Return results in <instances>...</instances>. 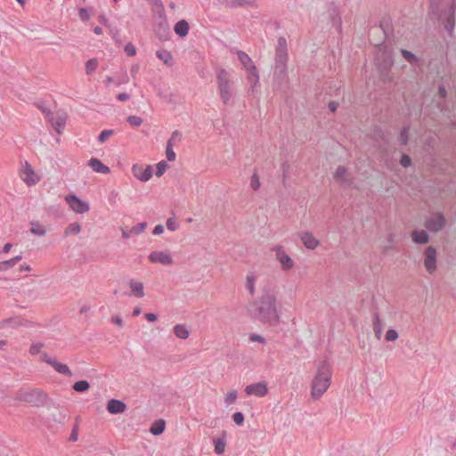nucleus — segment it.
Segmentation results:
<instances>
[{
  "mask_svg": "<svg viewBox=\"0 0 456 456\" xmlns=\"http://www.w3.org/2000/svg\"><path fill=\"white\" fill-rule=\"evenodd\" d=\"M98 67V61L94 58L88 60L86 62V72L88 75L93 74Z\"/></svg>",
  "mask_w": 456,
  "mask_h": 456,
  "instance_id": "ea45409f",
  "label": "nucleus"
},
{
  "mask_svg": "<svg viewBox=\"0 0 456 456\" xmlns=\"http://www.w3.org/2000/svg\"><path fill=\"white\" fill-rule=\"evenodd\" d=\"M255 281L256 277L253 274L247 275L246 289L249 291L250 295L255 292Z\"/></svg>",
  "mask_w": 456,
  "mask_h": 456,
  "instance_id": "a19ab883",
  "label": "nucleus"
},
{
  "mask_svg": "<svg viewBox=\"0 0 456 456\" xmlns=\"http://www.w3.org/2000/svg\"><path fill=\"white\" fill-rule=\"evenodd\" d=\"M275 54L288 55L287 41L284 37H279Z\"/></svg>",
  "mask_w": 456,
  "mask_h": 456,
  "instance_id": "4c0bfd02",
  "label": "nucleus"
},
{
  "mask_svg": "<svg viewBox=\"0 0 456 456\" xmlns=\"http://www.w3.org/2000/svg\"><path fill=\"white\" fill-rule=\"evenodd\" d=\"M301 240H302V242L304 243V245L307 248H310V249L315 248L319 244L318 240L312 234H310L308 232H305L301 236Z\"/></svg>",
  "mask_w": 456,
  "mask_h": 456,
  "instance_id": "a878e982",
  "label": "nucleus"
},
{
  "mask_svg": "<svg viewBox=\"0 0 456 456\" xmlns=\"http://www.w3.org/2000/svg\"><path fill=\"white\" fill-rule=\"evenodd\" d=\"M130 288L136 297H142L144 296L143 293V285L142 282H135L134 281H130L129 282Z\"/></svg>",
  "mask_w": 456,
  "mask_h": 456,
  "instance_id": "473e14b6",
  "label": "nucleus"
},
{
  "mask_svg": "<svg viewBox=\"0 0 456 456\" xmlns=\"http://www.w3.org/2000/svg\"><path fill=\"white\" fill-rule=\"evenodd\" d=\"M127 123L132 126H140L142 123V118L138 116H128L126 119Z\"/></svg>",
  "mask_w": 456,
  "mask_h": 456,
  "instance_id": "a18cd8bd",
  "label": "nucleus"
},
{
  "mask_svg": "<svg viewBox=\"0 0 456 456\" xmlns=\"http://www.w3.org/2000/svg\"><path fill=\"white\" fill-rule=\"evenodd\" d=\"M456 0H453L448 9L439 16L444 28L451 35L455 26Z\"/></svg>",
  "mask_w": 456,
  "mask_h": 456,
  "instance_id": "20e7f679",
  "label": "nucleus"
},
{
  "mask_svg": "<svg viewBox=\"0 0 456 456\" xmlns=\"http://www.w3.org/2000/svg\"><path fill=\"white\" fill-rule=\"evenodd\" d=\"M81 226L78 223L74 222L69 224L64 230V235L69 236V235H77L80 232Z\"/></svg>",
  "mask_w": 456,
  "mask_h": 456,
  "instance_id": "f704fd0d",
  "label": "nucleus"
},
{
  "mask_svg": "<svg viewBox=\"0 0 456 456\" xmlns=\"http://www.w3.org/2000/svg\"><path fill=\"white\" fill-rule=\"evenodd\" d=\"M113 134L114 130L112 129L102 130L98 136V142L101 143L104 142Z\"/></svg>",
  "mask_w": 456,
  "mask_h": 456,
  "instance_id": "49530a36",
  "label": "nucleus"
},
{
  "mask_svg": "<svg viewBox=\"0 0 456 456\" xmlns=\"http://www.w3.org/2000/svg\"><path fill=\"white\" fill-rule=\"evenodd\" d=\"M268 392L267 383L265 381L256 382L248 385L245 387V393L248 395H255L257 397L265 396Z\"/></svg>",
  "mask_w": 456,
  "mask_h": 456,
  "instance_id": "9b49d317",
  "label": "nucleus"
},
{
  "mask_svg": "<svg viewBox=\"0 0 456 456\" xmlns=\"http://www.w3.org/2000/svg\"><path fill=\"white\" fill-rule=\"evenodd\" d=\"M168 167V164L165 161V160H161L159 161L157 165H156V176L158 177H160L164 175V173L166 172V170L167 169Z\"/></svg>",
  "mask_w": 456,
  "mask_h": 456,
  "instance_id": "79ce46f5",
  "label": "nucleus"
},
{
  "mask_svg": "<svg viewBox=\"0 0 456 456\" xmlns=\"http://www.w3.org/2000/svg\"><path fill=\"white\" fill-rule=\"evenodd\" d=\"M189 23L185 20L177 21L174 27V31L181 37H184L189 32Z\"/></svg>",
  "mask_w": 456,
  "mask_h": 456,
  "instance_id": "b1692460",
  "label": "nucleus"
},
{
  "mask_svg": "<svg viewBox=\"0 0 456 456\" xmlns=\"http://www.w3.org/2000/svg\"><path fill=\"white\" fill-rule=\"evenodd\" d=\"M288 55L275 54L273 77L279 83L283 82L287 77Z\"/></svg>",
  "mask_w": 456,
  "mask_h": 456,
  "instance_id": "39448f33",
  "label": "nucleus"
},
{
  "mask_svg": "<svg viewBox=\"0 0 456 456\" xmlns=\"http://www.w3.org/2000/svg\"><path fill=\"white\" fill-rule=\"evenodd\" d=\"M44 347V343L42 342H37L33 343L30 346L29 353L33 355L37 354L40 353L41 349Z\"/></svg>",
  "mask_w": 456,
  "mask_h": 456,
  "instance_id": "3c124183",
  "label": "nucleus"
},
{
  "mask_svg": "<svg viewBox=\"0 0 456 456\" xmlns=\"http://www.w3.org/2000/svg\"><path fill=\"white\" fill-rule=\"evenodd\" d=\"M159 6L154 11L156 20H167L166 13L162 4H158Z\"/></svg>",
  "mask_w": 456,
  "mask_h": 456,
  "instance_id": "c03bdc74",
  "label": "nucleus"
},
{
  "mask_svg": "<svg viewBox=\"0 0 456 456\" xmlns=\"http://www.w3.org/2000/svg\"><path fill=\"white\" fill-rule=\"evenodd\" d=\"M440 0H431L430 1V10L436 14L438 12Z\"/></svg>",
  "mask_w": 456,
  "mask_h": 456,
  "instance_id": "e2e57ef3",
  "label": "nucleus"
},
{
  "mask_svg": "<svg viewBox=\"0 0 456 456\" xmlns=\"http://www.w3.org/2000/svg\"><path fill=\"white\" fill-rule=\"evenodd\" d=\"M250 186L254 191H256L260 187V181L258 175L256 173H254L250 179Z\"/></svg>",
  "mask_w": 456,
  "mask_h": 456,
  "instance_id": "603ef678",
  "label": "nucleus"
},
{
  "mask_svg": "<svg viewBox=\"0 0 456 456\" xmlns=\"http://www.w3.org/2000/svg\"><path fill=\"white\" fill-rule=\"evenodd\" d=\"M147 227L146 222L139 223L131 228L133 234H141Z\"/></svg>",
  "mask_w": 456,
  "mask_h": 456,
  "instance_id": "de8ad7c7",
  "label": "nucleus"
},
{
  "mask_svg": "<svg viewBox=\"0 0 456 456\" xmlns=\"http://www.w3.org/2000/svg\"><path fill=\"white\" fill-rule=\"evenodd\" d=\"M412 241L416 244H427L429 241V236L428 232L424 230L419 231L415 230L411 233Z\"/></svg>",
  "mask_w": 456,
  "mask_h": 456,
  "instance_id": "412c9836",
  "label": "nucleus"
},
{
  "mask_svg": "<svg viewBox=\"0 0 456 456\" xmlns=\"http://www.w3.org/2000/svg\"><path fill=\"white\" fill-rule=\"evenodd\" d=\"M90 384L87 380H79L73 384V389L77 392L83 393L89 389Z\"/></svg>",
  "mask_w": 456,
  "mask_h": 456,
  "instance_id": "e433bc0d",
  "label": "nucleus"
},
{
  "mask_svg": "<svg viewBox=\"0 0 456 456\" xmlns=\"http://www.w3.org/2000/svg\"><path fill=\"white\" fill-rule=\"evenodd\" d=\"M167 228L172 232L178 229V223L174 218H168L167 220Z\"/></svg>",
  "mask_w": 456,
  "mask_h": 456,
  "instance_id": "4d7b16f0",
  "label": "nucleus"
},
{
  "mask_svg": "<svg viewBox=\"0 0 456 456\" xmlns=\"http://www.w3.org/2000/svg\"><path fill=\"white\" fill-rule=\"evenodd\" d=\"M409 133H410V126H406L402 128L400 131L398 141L401 145L405 146L408 144L409 142Z\"/></svg>",
  "mask_w": 456,
  "mask_h": 456,
  "instance_id": "c9c22d12",
  "label": "nucleus"
},
{
  "mask_svg": "<svg viewBox=\"0 0 456 456\" xmlns=\"http://www.w3.org/2000/svg\"><path fill=\"white\" fill-rule=\"evenodd\" d=\"M380 28L382 29L384 35L387 37L389 28V21L385 19L381 20Z\"/></svg>",
  "mask_w": 456,
  "mask_h": 456,
  "instance_id": "0e129e2a",
  "label": "nucleus"
},
{
  "mask_svg": "<svg viewBox=\"0 0 456 456\" xmlns=\"http://www.w3.org/2000/svg\"><path fill=\"white\" fill-rule=\"evenodd\" d=\"M248 80L251 84L252 91L259 81V76L256 67H252L251 69L248 70Z\"/></svg>",
  "mask_w": 456,
  "mask_h": 456,
  "instance_id": "c756f323",
  "label": "nucleus"
},
{
  "mask_svg": "<svg viewBox=\"0 0 456 456\" xmlns=\"http://www.w3.org/2000/svg\"><path fill=\"white\" fill-rule=\"evenodd\" d=\"M134 175L140 181L147 182L152 176L151 166H147L146 168H142V166L134 164L132 167Z\"/></svg>",
  "mask_w": 456,
  "mask_h": 456,
  "instance_id": "2eb2a0df",
  "label": "nucleus"
},
{
  "mask_svg": "<svg viewBox=\"0 0 456 456\" xmlns=\"http://www.w3.org/2000/svg\"><path fill=\"white\" fill-rule=\"evenodd\" d=\"M400 164L403 167H411L412 164L411 158L409 155L403 153L400 159Z\"/></svg>",
  "mask_w": 456,
  "mask_h": 456,
  "instance_id": "864d4df0",
  "label": "nucleus"
},
{
  "mask_svg": "<svg viewBox=\"0 0 456 456\" xmlns=\"http://www.w3.org/2000/svg\"><path fill=\"white\" fill-rule=\"evenodd\" d=\"M238 60L244 66L247 70L252 69V67H256L253 63L251 58L243 51L237 52Z\"/></svg>",
  "mask_w": 456,
  "mask_h": 456,
  "instance_id": "393cba45",
  "label": "nucleus"
},
{
  "mask_svg": "<svg viewBox=\"0 0 456 456\" xmlns=\"http://www.w3.org/2000/svg\"><path fill=\"white\" fill-rule=\"evenodd\" d=\"M225 4L231 8H256V0H224Z\"/></svg>",
  "mask_w": 456,
  "mask_h": 456,
  "instance_id": "6ab92c4d",
  "label": "nucleus"
},
{
  "mask_svg": "<svg viewBox=\"0 0 456 456\" xmlns=\"http://www.w3.org/2000/svg\"><path fill=\"white\" fill-rule=\"evenodd\" d=\"M174 333L175 334V336L177 338H179L181 339H185L190 335L188 329L183 324H176L174 327Z\"/></svg>",
  "mask_w": 456,
  "mask_h": 456,
  "instance_id": "7c9ffc66",
  "label": "nucleus"
},
{
  "mask_svg": "<svg viewBox=\"0 0 456 456\" xmlns=\"http://www.w3.org/2000/svg\"><path fill=\"white\" fill-rule=\"evenodd\" d=\"M41 110L49 118L56 132L61 134L66 124V117L63 114H59L56 117H53V114L51 111L46 110L45 108H41Z\"/></svg>",
  "mask_w": 456,
  "mask_h": 456,
  "instance_id": "f8f14e48",
  "label": "nucleus"
},
{
  "mask_svg": "<svg viewBox=\"0 0 456 456\" xmlns=\"http://www.w3.org/2000/svg\"><path fill=\"white\" fill-rule=\"evenodd\" d=\"M20 399L32 406L41 407L45 405L47 395L39 388H35L28 391H21L20 393Z\"/></svg>",
  "mask_w": 456,
  "mask_h": 456,
  "instance_id": "7ed1b4c3",
  "label": "nucleus"
},
{
  "mask_svg": "<svg viewBox=\"0 0 456 456\" xmlns=\"http://www.w3.org/2000/svg\"><path fill=\"white\" fill-rule=\"evenodd\" d=\"M437 251L433 246H429L425 250L424 266L428 273L432 274L436 270Z\"/></svg>",
  "mask_w": 456,
  "mask_h": 456,
  "instance_id": "6e6552de",
  "label": "nucleus"
},
{
  "mask_svg": "<svg viewBox=\"0 0 456 456\" xmlns=\"http://www.w3.org/2000/svg\"><path fill=\"white\" fill-rule=\"evenodd\" d=\"M398 338V333L394 329H389L386 333V340L387 341H394Z\"/></svg>",
  "mask_w": 456,
  "mask_h": 456,
  "instance_id": "5fc2aeb1",
  "label": "nucleus"
},
{
  "mask_svg": "<svg viewBox=\"0 0 456 456\" xmlns=\"http://www.w3.org/2000/svg\"><path fill=\"white\" fill-rule=\"evenodd\" d=\"M126 409V404L118 399H110L107 403V411L110 414H120L123 413Z\"/></svg>",
  "mask_w": 456,
  "mask_h": 456,
  "instance_id": "a211bd4d",
  "label": "nucleus"
},
{
  "mask_svg": "<svg viewBox=\"0 0 456 456\" xmlns=\"http://www.w3.org/2000/svg\"><path fill=\"white\" fill-rule=\"evenodd\" d=\"M252 316L270 326L275 327L280 323V316L276 308V299L270 293H264L259 298L256 299L250 309Z\"/></svg>",
  "mask_w": 456,
  "mask_h": 456,
  "instance_id": "f257e3e1",
  "label": "nucleus"
},
{
  "mask_svg": "<svg viewBox=\"0 0 456 456\" xmlns=\"http://www.w3.org/2000/svg\"><path fill=\"white\" fill-rule=\"evenodd\" d=\"M373 330H374L375 336L378 338H380L382 336V332H383V324L379 318V315L377 313L374 314Z\"/></svg>",
  "mask_w": 456,
  "mask_h": 456,
  "instance_id": "c85d7f7f",
  "label": "nucleus"
},
{
  "mask_svg": "<svg viewBox=\"0 0 456 456\" xmlns=\"http://www.w3.org/2000/svg\"><path fill=\"white\" fill-rule=\"evenodd\" d=\"M173 147L171 142H167L166 147V157L168 161H175L176 158L175 152L173 151Z\"/></svg>",
  "mask_w": 456,
  "mask_h": 456,
  "instance_id": "37998d69",
  "label": "nucleus"
},
{
  "mask_svg": "<svg viewBox=\"0 0 456 456\" xmlns=\"http://www.w3.org/2000/svg\"><path fill=\"white\" fill-rule=\"evenodd\" d=\"M334 179L336 182L339 183L341 185H351L353 183V178L347 173V170L345 167L339 166L338 167L335 174Z\"/></svg>",
  "mask_w": 456,
  "mask_h": 456,
  "instance_id": "f3484780",
  "label": "nucleus"
},
{
  "mask_svg": "<svg viewBox=\"0 0 456 456\" xmlns=\"http://www.w3.org/2000/svg\"><path fill=\"white\" fill-rule=\"evenodd\" d=\"M249 339L252 342H260L263 344L265 343V338L263 336L255 333L250 334Z\"/></svg>",
  "mask_w": 456,
  "mask_h": 456,
  "instance_id": "680f3d73",
  "label": "nucleus"
},
{
  "mask_svg": "<svg viewBox=\"0 0 456 456\" xmlns=\"http://www.w3.org/2000/svg\"><path fill=\"white\" fill-rule=\"evenodd\" d=\"M78 16L83 21H86L90 19V13L86 8H79Z\"/></svg>",
  "mask_w": 456,
  "mask_h": 456,
  "instance_id": "13d9d810",
  "label": "nucleus"
},
{
  "mask_svg": "<svg viewBox=\"0 0 456 456\" xmlns=\"http://www.w3.org/2000/svg\"><path fill=\"white\" fill-rule=\"evenodd\" d=\"M232 420L238 425L241 426L244 423V414L240 411H236L232 416Z\"/></svg>",
  "mask_w": 456,
  "mask_h": 456,
  "instance_id": "8fccbe9b",
  "label": "nucleus"
},
{
  "mask_svg": "<svg viewBox=\"0 0 456 456\" xmlns=\"http://www.w3.org/2000/svg\"><path fill=\"white\" fill-rule=\"evenodd\" d=\"M41 360L51 365L60 374L69 377L72 375V372L67 364L59 362L55 358L49 356L46 353L42 354Z\"/></svg>",
  "mask_w": 456,
  "mask_h": 456,
  "instance_id": "0eeeda50",
  "label": "nucleus"
},
{
  "mask_svg": "<svg viewBox=\"0 0 456 456\" xmlns=\"http://www.w3.org/2000/svg\"><path fill=\"white\" fill-rule=\"evenodd\" d=\"M88 165L92 167V169L99 174L107 175L110 172V169L108 166L104 165L100 159L96 158H92L88 161Z\"/></svg>",
  "mask_w": 456,
  "mask_h": 456,
  "instance_id": "aec40b11",
  "label": "nucleus"
},
{
  "mask_svg": "<svg viewBox=\"0 0 456 456\" xmlns=\"http://www.w3.org/2000/svg\"><path fill=\"white\" fill-rule=\"evenodd\" d=\"M275 252L276 259L280 262L282 270L288 271L294 266L291 257L284 251L281 246H275L272 248Z\"/></svg>",
  "mask_w": 456,
  "mask_h": 456,
  "instance_id": "9d476101",
  "label": "nucleus"
},
{
  "mask_svg": "<svg viewBox=\"0 0 456 456\" xmlns=\"http://www.w3.org/2000/svg\"><path fill=\"white\" fill-rule=\"evenodd\" d=\"M65 200L69 208L76 213L84 214L90 209L89 204L76 195H68Z\"/></svg>",
  "mask_w": 456,
  "mask_h": 456,
  "instance_id": "1a4fd4ad",
  "label": "nucleus"
},
{
  "mask_svg": "<svg viewBox=\"0 0 456 456\" xmlns=\"http://www.w3.org/2000/svg\"><path fill=\"white\" fill-rule=\"evenodd\" d=\"M237 398V392L236 391H231L226 395L225 397V403L226 404H231L235 402Z\"/></svg>",
  "mask_w": 456,
  "mask_h": 456,
  "instance_id": "052dcab7",
  "label": "nucleus"
},
{
  "mask_svg": "<svg viewBox=\"0 0 456 456\" xmlns=\"http://www.w3.org/2000/svg\"><path fill=\"white\" fill-rule=\"evenodd\" d=\"M331 370L329 363L323 361L318 366L317 373L313 380L312 397L315 400L327 391L330 385Z\"/></svg>",
  "mask_w": 456,
  "mask_h": 456,
  "instance_id": "f03ea898",
  "label": "nucleus"
},
{
  "mask_svg": "<svg viewBox=\"0 0 456 456\" xmlns=\"http://www.w3.org/2000/svg\"><path fill=\"white\" fill-rule=\"evenodd\" d=\"M21 259H22V256L19 255V256H14L12 259L0 262L1 270L2 271H6V270L13 267Z\"/></svg>",
  "mask_w": 456,
  "mask_h": 456,
  "instance_id": "2f4dec72",
  "label": "nucleus"
},
{
  "mask_svg": "<svg viewBox=\"0 0 456 456\" xmlns=\"http://www.w3.org/2000/svg\"><path fill=\"white\" fill-rule=\"evenodd\" d=\"M164 232V226L162 224H158L154 227L152 233L154 235H160Z\"/></svg>",
  "mask_w": 456,
  "mask_h": 456,
  "instance_id": "69168bd1",
  "label": "nucleus"
},
{
  "mask_svg": "<svg viewBox=\"0 0 456 456\" xmlns=\"http://www.w3.org/2000/svg\"><path fill=\"white\" fill-rule=\"evenodd\" d=\"M165 428H166L165 420L158 419L151 424V426L150 428V432L154 436H159L165 431Z\"/></svg>",
  "mask_w": 456,
  "mask_h": 456,
  "instance_id": "bb28decb",
  "label": "nucleus"
},
{
  "mask_svg": "<svg viewBox=\"0 0 456 456\" xmlns=\"http://www.w3.org/2000/svg\"><path fill=\"white\" fill-rule=\"evenodd\" d=\"M117 99L120 102H126L130 99V95L126 93H119L117 95Z\"/></svg>",
  "mask_w": 456,
  "mask_h": 456,
  "instance_id": "338daca9",
  "label": "nucleus"
},
{
  "mask_svg": "<svg viewBox=\"0 0 456 456\" xmlns=\"http://www.w3.org/2000/svg\"><path fill=\"white\" fill-rule=\"evenodd\" d=\"M20 177L28 185H35L39 181L33 168L28 162H26L21 171Z\"/></svg>",
  "mask_w": 456,
  "mask_h": 456,
  "instance_id": "dca6fc26",
  "label": "nucleus"
},
{
  "mask_svg": "<svg viewBox=\"0 0 456 456\" xmlns=\"http://www.w3.org/2000/svg\"><path fill=\"white\" fill-rule=\"evenodd\" d=\"M125 52L128 56H134L136 53V49L132 43H127L125 46Z\"/></svg>",
  "mask_w": 456,
  "mask_h": 456,
  "instance_id": "bf43d9fd",
  "label": "nucleus"
},
{
  "mask_svg": "<svg viewBox=\"0 0 456 456\" xmlns=\"http://www.w3.org/2000/svg\"><path fill=\"white\" fill-rule=\"evenodd\" d=\"M149 260L151 263H159L164 265H171L173 264V258L172 256L164 251H152L149 255Z\"/></svg>",
  "mask_w": 456,
  "mask_h": 456,
  "instance_id": "4468645a",
  "label": "nucleus"
},
{
  "mask_svg": "<svg viewBox=\"0 0 456 456\" xmlns=\"http://www.w3.org/2000/svg\"><path fill=\"white\" fill-rule=\"evenodd\" d=\"M338 107V103L335 101H330L328 103V108L331 112H335Z\"/></svg>",
  "mask_w": 456,
  "mask_h": 456,
  "instance_id": "774afa93",
  "label": "nucleus"
},
{
  "mask_svg": "<svg viewBox=\"0 0 456 456\" xmlns=\"http://www.w3.org/2000/svg\"><path fill=\"white\" fill-rule=\"evenodd\" d=\"M30 232L33 234H36V235H38V236H44L45 234V232H46L45 229L42 225H40L38 224H33V226L30 229Z\"/></svg>",
  "mask_w": 456,
  "mask_h": 456,
  "instance_id": "09e8293b",
  "label": "nucleus"
},
{
  "mask_svg": "<svg viewBox=\"0 0 456 456\" xmlns=\"http://www.w3.org/2000/svg\"><path fill=\"white\" fill-rule=\"evenodd\" d=\"M217 85L219 86L231 85L229 74L224 69H219L216 74Z\"/></svg>",
  "mask_w": 456,
  "mask_h": 456,
  "instance_id": "cd10ccee",
  "label": "nucleus"
},
{
  "mask_svg": "<svg viewBox=\"0 0 456 456\" xmlns=\"http://www.w3.org/2000/svg\"><path fill=\"white\" fill-rule=\"evenodd\" d=\"M182 134L178 130H175L170 138L167 140V142H171V145L174 146L175 142L180 141Z\"/></svg>",
  "mask_w": 456,
  "mask_h": 456,
  "instance_id": "6e6d98bb",
  "label": "nucleus"
},
{
  "mask_svg": "<svg viewBox=\"0 0 456 456\" xmlns=\"http://www.w3.org/2000/svg\"><path fill=\"white\" fill-rule=\"evenodd\" d=\"M218 90H219L221 100L223 101V102L225 105H227L232 97V84L227 85V86H219Z\"/></svg>",
  "mask_w": 456,
  "mask_h": 456,
  "instance_id": "5701e85b",
  "label": "nucleus"
},
{
  "mask_svg": "<svg viewBox=\"0 0 456 456\" xmlns=\"http://www.w3.org/2000/svg\"><path fill=\"white\" fill-rule=\"evenodd\" d=\"M402 56L410 63V64H416L419 61V59L416 57V55L405 49L401 50Z\"/></svg>",
  "mask_w": 456,
  "mask_h": 456,
  "instance_id": "58836bf2",
  "label": "nucleus"
},
{
  "mask_svg": "<svg viewBox=\"0 0 456 456\" xmlns=\"http://www.w3.org/2000/svg\"><path fill=\"white\" fill-rule=\"evenodd\" d=\"M156 56L162 61L167 66L171 67L174 64L172 53L166 49H160L156 52Z\"/></svg>",
  "mask_w": 456,
  "mask_h": 456,
  "instance_id": "4be33fe9",
  "label": "nucleus"
},
{
  "mask_svg": "<svg viewBox=\"0 0 456 456\" xmlns=\"http://www.w3.org/2000/svg\"><path fill=\"white\" fill-rule=\"evenodd\" d=\"M446 224V218L442 212H437L425 222V227L432 232L442 231Z\"/></svg>",
  "mask_w": 456,
  "mask_h": 456,
  "instance_id": "423d86ee",
  "label": "nucleus"
},
{
  "mask_svg": "<svg viewBox=\"0 0 456 456\" xmlns=\"http://www.w3.org/2000/svg\"><path fill=\"white\" fill-rule=\"evenodd\" d=\"M213 444L215 446V452L218 455L223 454L225 451L226 443L224 438H214Z\"/></svg>",
  "mask_w": 456,
  "mask_h": 456,
  "instance_id": "72a5a7b5",
  "label": "nucleus"
},
{
  "mask_svg": "<svg viewBox=\"0 0 456 456\" xmlns=\"http://www.w3.org/2000/svg\"><path fill=\"white\" fill-rule=\"evenodd\" d=\"M154 32L160 40H167L169 38L170 28L167 20H155Z\"/></svg>",
  "mask_w": 456,
  "mask_h": 456,
  "instance_id": "ddd939ff",
  "label": "nucleus"
}]
</instances>
